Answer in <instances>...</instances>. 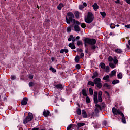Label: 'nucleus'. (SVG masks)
<instances>
[{"label": "nucleus", "mask_w": 130, "mask_h": 130, "mask_svg": "<svg viewBox=\"0 0 130 130\" xmlns=\"http://www.w3.org/2000/svg\"><path fill=\"white\" fill-rule=\"evenodd\" d=\"M125 27L128 29H129L130 28V25H125Z\"/></svg>", "instance_id": "obj_54"}, {"label": "nucleus", "mask_w": 130, "mask_h": 130, "mask_svg": "<svg viewBox=\"0 0 130 130\" xmlns=\"http://www.w3.org/2000/svg\"><path fill=\"white\" fill-rule=\"evenodd\" d=\"M16 77L15 76L12 75V76H11V80H16Z\"/></svg>", "instance_id": "obj_45"}, {"label": "nucleus", "mask_w": 130, "mask_h": 130, "mask_svg": "<svg viewBox=\"0 0 130 130\" xmlns=\"http://www.w3.org/2000/svg\"><path fill=\"white\" fill-rule=\"evenodd\" d=\"M92 7L94 11H97V9H99V6H98V4H97V3H95L92 6Z\"/></svg>", "instance_id": "obj_11"}, {"label": "nucleus", "mask_w": 130, "mask_h": 130, "mask_svg": "<svg viewBox=\"0 0 130 130\" xmlns=\"http://www.w3.org/2000/svg\"><path fill=\"white\" fill-rule=\"evenodd\" d=\"M117 77L118 78V79H121L122 78H123V76L122 75V73H119L118 75H117Z\"/></svg>", "instance_id": "obj_27"}, {"label": "nucleus", "mask_w": 130, "mask_h": 130, "mask_svg": "<svg viewBox=\"0 0 130 130\" xmlns=\"http://www.w3.org/2000/svg\"><path fill=\"white\" fill-rule=\"evenodd\" d=\"M109 66H110V67H111L112 69H113L114 68H115V67H116V66L115 64H114L113 63H110Z\"/></svg>", "instance_id": "obj_25"}, {"label": "nucleus", "mask_w": 130, "mask_h": 130, "mask_svg": "<svg viewBox=\"0 0 130 130\" xmlns=\"http://www.w3.org/2000/svg\"><path fill=\"white\" fill-rule=\"evenodd\" d=\"M27 101H28L27 98H24V99H23V100L21 101V105H22L23 106H25L26 105H27Z\"/></svg>", "instance_id": "obj_9"}, {"label": "nucleus", "mask_w": 130, "mask_h": 130, "mask_svg": "<svg viewBox=\"0 0 130 130\" xmlns=\"http://www.w3.org/2000/svg\"><path fill=\"white\" fill-rule=\"evenodd\" d=\"M73 39H74V37L73 36V35H70V38H69L68 39V41H71V40H73Z\"/></svg>", "instance_id": "obj_35"}, {"label": "nucleus", "mask_w": 130, "mask_h": 130, "mask_svg": "<svg viewBox=\"0 0 130 130\" xmlns=\"http://www.w3.org/2000/svg\"><path fill=\"white\" fill-rule=\"evenodd\" d=\"M77 125H78V127H82L83 126H84L85 123H78Z\"/></svg>", "instance_id": "obj_24"}, {"label": "nucleus", "mask_w": 130, "mask_h": 130, "mask_svg": "<svg viewBox=\"0 0 130 130\" xmlns=\"http://www.w3.org/2000/svg\"><path fill=\"white\" fill-rule=\"evenodd\" d=\"M82 94L84 96H87V92L85 90L83 89L82 90Z\"/></svg>", "instance_id": "obj_33"}, {"label": "nucleus", "mask_w": 130, "mask_h": 130, "mask_svg": "<svg viewBox=\"0 0 130 130\" xmlns=\"http://www.w3.org/2000/svg\"><path fill=\"white\" fill-rule=\"evenodd\" d=\"M112 112L114 115H120L121 116H123V114L120 111V110H117L115 108H112Z\"/></svg>", "instance_id": "obj_6"}, {"label": "nucleus", "mask_w": 130, "mask_h": 130, "mask_svg": "<svg viewBox=\"0 0 130 130\" xmlns=\"http://www.w3.org/2000/svg\"><path fill=\"white\" fill-rule=\"evenodd\" d=\"M88 17H93V13H92L91 12H88Z\"/></svg>", "instance_id": "obj_42"}, {"label": "nucleus", "mask_w": 130, "mask_h": 130, "mask_svg": "<svg viewBox=\"0 0 130 130\" xmlns=\"http://www.w3.org/2000/svg\"><path fill=\"white\" fill-rule=\"evenodd\" d=\"M29 78L30 79H33V75H29Z\"/></svg>", "instance_id": "obj_55"}, {"label": "nucleus", "mask_w": 130, "mask_h": 130, "mask_svg": "<svg viewBox=\"0 0 130 130\" xmlns=\"http://www.w3.org/2000/svg\"><path fill=\"white\" fill-rule=\"evenodd\" d=\"M75 68H76V69H77L78 70H79V69H80V65H79V64H77V65L75 66Z\"/></svg>", "instance_id": "obj_49"}, {"label": "nucleus", "mask_w": 130, "mask_h": 130, "mask_svg": "<svg viewBox=\"0 0 130 130\" xmlns=\"http://www.w3.org/2000/svg\"><path fill=\"white\" fill-rule=\"evenodd\" d=\"M101 81V80L99 78H95L94 79V83L96 85L97 88H101L102 86V84L100 82Z\"/></svg>", "instance_id": "obj_4"}, {"label": "nucleus", "mask_w": 130, "mask_h": 130, "mask_svg": "<svg viewBox=\"0 0 130 130\" xmlns=\"http://www.w3.org/2000/svg\"><path fill=\"white\" fill-rule=\"evenodd\" d=\"M100 14L102 17H105V16H106V13L105 12H101Z\"/></svg>", "instance_id": "obj_34"}, {"label": "nucleus", "mask_w": 130, "mask_h": 130, "mask_svg": "<svg viewBox=\"0 0 130 130\" xmlns=\"http://www.w3.org/2000/svg\"><path fill=\"white\" fill-rule=\"evenodd\" d=\"M100 125H99V124H97L95 126V128H100Z\"/></svg>", "instance_id": "obj_53"}, {"label": "nucleus", "mask_w": 130, "mask_h": 130, "mask_svg": "<svg viewBox=\"0 0 130 130\" xmlns=\"http://www.w3.org/2000/svg\"><path fill=\"white\" fill-rule=\"evenodd\" d=\"M81 114H82L83 117H84V118L87 117V113H86L85 110H82V112Z\"/></svg>", "instance_id": "obj_16"}, {"label": "nucleus", "mask_w": 130, "mask_h": 130, "mask_svg": "<svg viewBox=\"0 0 130 130\" xmlns=\"http://www.w3.org/2000/svg\"><path fill=\"white\" fill-rule=\"evenodd\" d=\"M83 6L84 7H87V3L86 2L83 3Z\"/></svg>", "instance_id": "obj_58"}, {"label": "nucleus", "mask_w": 130, "mask_h": 130, "mask_svg": "<svg viewBox=\"0 0 130 130\" xmlns=\"http://www.w3.org/2000/svg\"><path fill=\"white\" fill-rule=\"evenodd\" d=\"M79 39H80V37L79 36H77L76 37V38H75L76 40H79Z\"/></svg>", "instance_id": "obj_61"}, {"label": "nucleus", "mask_w": 130, "mask_h": 130, "mask_svg": "<svg viewBox=\"0 0 130 130\" xmlns=\"http://www.w3.org/2000/svg\"><path fill=\"white\" fill-rule=\"evenodd\" d=\"M81 27L82 28H85L86 27L85 23H81Z\"/></svg>", "instance_id": "obj_37"}, {"label": "nucleus", "mask_w": 130, "mask_h": 130, "mask_svg": "<svg viewBox=\"0 0 130 130\" xmlns=\"http://www.w3.org/2000/svg\"><path fill=\"white\" fill-rule=\"evenodd\" d=\"M85 44H88L89 45H94L96 43V40L94 39H88L86 38L84 40Z\"/></svg>", "instance_id": "obj_3"}, {"label": "nucleus", "mask_w": 130, "mask_h": 130, "mask_svg": "<svg viewBox=\"0 0 130 130\" xmlns=\"http://www.w3.org/2000/svg\"><path fill=\"white\" fill-rule=\"evenodd\" d=\"M74 15L75 17H80L81 16V13L79 12V11H75Z\"/></svg>", "instance_id": "obj_17"}, {"label": "nucleus", "mask_w": 130, "mask_h": 130, "mask_svg": "<svg viewBox=\"0 0 130 130\" xmlns=\"http://www.w3.org/2000/svg\"><path fill=\"white\" fill-rule=\"evenodd\" d=\"M112 60H113V58L112 57H109V61L110 62H111Z\"/></svg>", "instance_id": "obj_52"}, {"label": "nucleus", "mask_w": 130, "mask_h": 130, "mask_svg": "<svg viewBox=\"0 0 130 130\" xmlns=\"http://www.w3.org/2000/svg\"><path fill=\"white\" fill-rule=\"evenodd\" d=\"M63 52H64V49H62L60 50V53H63Z\"/></svg>", "instance_id": "obj_59"}, {"label": "nucleus", "mask_w": 130, "mask_h": 130, "mask_svg": "<svg viewBox=\"0 0 130 130\" xmlns=\"http://www.w3.org/2000/svg\"><path fill=\"white\" fill-rule=\"evenodd\" d=\"M100 67H101V68L103 69H105V68H106V66H105V64L103 63H100Z\"/></svg>", "instance_id": "obj_30"}, {"label": "nucleus", "mask_w": 130, "mask_h": 130, "mask_svg": "<svg viewBox=\"0 0 130 130\" xmlns=\"http://www.w3.org/2000/svg\"><path fill=\"white\" fill-rule=\"evenodd\" d=\"M95 113H99L100 110H101V107H100V106L99 105H95Z\"/></svg>", "instance_id": "obj_8"}, {"label": "nucleus", "mask_w": 130, "mask_h": 130, "mask_svg": "<svg viewBox=\"0 0 130 130\" xmlns=\"http://www.w3.org/2000/svg\"><path fill=\"white\" fill-rule=\"evenodd\" d=\"M71 31V27H67V32H70Z\"/></svg>", "instance_id": "obj_47"}, {"label": "nucleus", "mask_w": 130, "mask_h": 130, "mask_svg": "<svg viewBox=\"0 0 130 130\" xmlns=\"http://www.w3.org/2000/svg\"><path fill=\"white\" fill-rule=\"evenodd\" d=\"M73 128V125L71 124L67 127V130H71Z\"/></svg>", "instance_id": "obj_26"}, {"label": "nucleus", "mask_w": 130, "mask_h": 130, "mask_svg": "<svg viewBox=\"0 0 130 130\" xmlns=\"http://www.w3.org/2000/svg\"><path fill=\"white\" fill-rule=\"evenodd\" d=\"M72 41H73V43H74V42L75 41H76V39H73L72 40Z\"/></svg>", "instance_id": "obj_60"}, {"label": "nucleus", "mask_w": 130, "mask_h": 130, "mask_svg": "<svg viewBox=\"0 0 130 130\" xmlns=\"http://www.w3.org/2000/svg\"><path fill=\"white\" fill-rule=\"evenodd\" d=\"M117 62H118V61H117V59L116 58H114V63L115 64H117Z\"/></svg>", "instance_id": "obj_50"}, {"label": "nucleus", "mask_w": 130, "mask_h": 130, "mask_svg": "<svg viewBox=\"0 0 130 130\" xmlns=\"http://www.w3.org/2000/svg\"><path fill=\"white\" fill-rule=\"evenodd\" d=\"M89 94L93 95V89L92 88H89Z\"/></svg>", "instance_id": "obj_29"}, {"label": "nucleus", "mask_w": 130, "mask_h": 130, "mask_svg": "<svg viewBox=\"0 0 130 130\" xmlns=\"http://www.w3.org/2000/svg\"><path fill=\"white\" fill-rule=\"evenodd\" d=\"M80 56H81V58H82L83 57H84V53H81Z\"/></svg>", "instance_id": "obj_56"}, {"label": "nucleus", "mask_w": 130, "mask_h": 130, "mask_svg": "<svg viewBox=\"0 0 130 130\" xmlns=\"http://www.w3.org/2000/svg\"><path fill=\"white\" fill-rule=\"evenodd\" d=\"M102 92L101 91L99 92L98 98V92H94V94H93L94 102L95 104H98V101L100 102H102Z\"/></svg>", "instance_id": "obj_1"}, {"label": "nucleus", "mask_w": 130, "mask_h": 130, "mask_svg": "<svg viewBox=\"0 0 130 130\" xmlns=\"http://www.w3.org/2000/svg\"><path fill=\"white\" fill-rule=\"evenodd\" d=\"M50 71H52L53 73H55L56 72L55 69H54L53 67L50 68Z\"/></svg>", "instance_id": "obj_38"}, {"label": "nucleus", "mask_w": 130, "mask_h": 130, "mask_svg": "<svg viewBox=\"0 0 130 130\" xmlns=\"http://www.w3.org/2000/svg\"><path fill=\"white\" fill-rule=\"evenodd\" d=\"M32 130H38V128H32Z\"/></svg>", "instance_id": "obj_64"}, {"label": "nucleus", "mask_w": 130, "mask_h": 130, "mask_svg": "<svg viewBox=\"0 0 130 130\" xmlns=\"http://www.w3.org/2000/svg\"><path fill=\"white\" fill-rule=\"evenodd\" d=\"M63 6H64L63 4L61 3L58 6L57 8L58 10H61V9L63 8Z\"/></svg>", "instance_id": "obj_20"}, {"label": "nucleus", "mask_w": 130, "mask_h": 130, "mask_svg": "<svg viewBox=\"0 0 130 130\" xmlns=\"http://www.w3.org/2000/svg\"><path fill=\"white\" fill-rule=\"evenodd\" d=\"M34 85V82H31L29 83V87H33Z\"/></svg>", "instance_id": "obj_46"}, {"label": "nucleus", "mask_w": 130, "mask_h": 130, "mask_svg": "<svg viewBox=\"0 0 130 130\" xmlns=\"http://www.w3.org/2000/svg\"><path fill=\"white\" fill-rule=\"evenodd\" d=\"M92 49H96V46H93L92 47Z\"/></svg>", "instance_id": "obj_63"}, {"label": "nucleus", "mask_w": 130, "mask_h": 130, "mask_svg": "<svg viewBox=\"0 0 130 130\" xmlns=\"http://www.w3.org/2000/svg\"><path fill=\"white\" fill-rule=\"evenodd\" d=\"M82 113V112L81 111L80 109H77V114H78L79 115H80Z\"/></svg>", "instance_id": "obj_32"}, {"label": "nucleus", "mask_w": 130, "mask_h": 130, "mask_svg": "<svg viewBox=\"0 0 130 130\" xmlns=\"http://www.w3.org/2000/svg\"><path fill=\"white\" fill-rule=\"evenodd\" d=\"M93 18L92 17H86L84 18V21L86 23L88 24L91 23L92 22H93Z\"/></svg>", "instance_id": "obj_7"}, {"label": "nucleus", "mask_w": 130, "mask_h": 130, "mask_svg": "<svg viewBox=\"0 0 130 130\" xmlns=\"http://www.w3.org/2000/svg\"><path fill=\"white\" fill-rule=\"evenodd\" d=\"M110 27H111V29H114V28H115V25H114L113 23H112L111 24Z\"/></svg>", "instance_id": "obj_41"}, {"label": "nucleus", "mask_w": 130, "mask_h": 130, "mask_svg": "<svg viewBox=\"0 0 130 130\" xmlns=\"http://www.w3.org/2000/svg\"><path fill=\"white\" fill-rule=\"evenodd\" d=\"M116 74V71L114 70L111 71V73L110 74L109 76L110 77H113V76H114Z\"/></svg>", "instance_id": "obj_18"}, {"label": "nucleus", "mask_w": 130, "mask_h": 130, "mask_svg": "<svg viewBox=\"0 0 130 130\" xmlns=\"http://www.w3.org/2000/svg\"><path fill=\"white\" fill-rule=\"evenodd\" d=\"M67 16L68 17H74V14L72 12H69L67 13Z\"/></svg>", "instance_id": "obj_28"}, {"label": "nucleus", "mask_w": 130, "mask_h": 130, "mask_svg": "<svg viewBox=\"0 0 130 130\" xmlns=\"http://www.w3.org/2000/svg\"><path fill=\"white\" fill-rule=\"evenodd\" d=\"M114 51H115L116 53H121L122 52V50L120 49H117L114 50Z\"/></svg>", "instance_id": "obj_22"}, {"label": "nucleus", "mask_w": 130, "mask_h": 130, "mask_svg": "<svg viewBox=\"0 0 130 130\" xmlns=\"http://www.w3.org/2000/svg\"><path fill=\"white\" fill-rule=\"evenodd\" d=\"M75 62H79V56H76L75 58Z\"/></svg>", "instance_id": "obj_39"}, {"label": "nucleus", "mask_w": 130, "mask_h": 130, "mask_svg": "<svg viewBox=\"0 0 130 130\" xmlns=\"http://www.w3.org/2000/svg\"><path fill=\"white\" fill-rule=\"evenodd\" d=\"M33 119V114L31 113L28 114V116L26 117V119L24 120V124H27L29 121Z\"/></svg>", "instance_id": "obj_5"}, {"label": "nucleus", "mask_w": 130, "mask_h": 130, "mask_svg": "<svg viewBox=\"0 0 130 130\" xmlns=\"http://www.w3.org/2000/svg\"><path fill=\"white\" fill-rule=\"evenodd\" d=\"M74 31L76 32L80 31V27H79L77 25H75L74 26Z\"/></svg>", "instance_id": "obj_10"}, {"label": "nucleus", "mask_w": 130, "mask_h": 130, "mask_svg": "<svg viewBox=\"0 0 130 130\" xmlns=\"http://www.w3.org/2000/svg\"><path fill=\"white\" fill-rule=\"evenodd\" d=\"M79 9H80V10H83V9H84V6L80 5L79 6Z\"/></svg>", "instance_id": "obj_51"}, {"label": "nucleus", "mask_w": 130, "mask_h": 130, "mask_svg": "<svg viewBox=\"0 0 130 130\" xmlns=\"http://www.w3.org/2000/svg\"><path fill=\"white\" fill-rule=\"evenodd\" d=\"M68 46H69V47H70L72 49H76V47L75 46V45H74V43L69 44Z\"/></svg>", "instance_id": "obj_12"}, {"label": "nucleus", "mask_w": 130, "mask_h": 130, "mask_svg": "<svg viewBox=\"0 0 130 130\" xmlns=\"http://www.w3.org/2000/svg\"><path fill=\"white\" fill-rule=\"evenodd\" d=\"M64 52H65L66 53H68V49H64Z\"/></svg>", "instance_id": "obj_57"}, {"label": "nucleus", "mask_w": 130, "mask_h": 130, "mask_svg": "<svg viewBox=\"0 0 130 130\" xmlns=\"http://www.w3.org/2000/svg\"><path fill=\"white\" fill-rule=\"evenodd\" d=\"M103 87H104V88H106V89H111V85L109 84H108L107 83H105L104 85H103Z\"/></svg>", "instance_id": "obj_15"}, {"label": "nucleus", "mask_w": 130, "mask_h": 130, "mask_svg": "<svg viewBox=\"0 0 130 130\" xmlns=\"http://www.w3.org/2000/svg\"><path fill=\"white\" fill-rule=\"evenodd\" d=\"M98 77V73L97 72H95L93 73V75L92 76V79H94L95 78H96Z\"/></svg>", "instance_id": "obj_19"}, {"label": "nucleus", "mask_w": 130, "mask_h": 130, "mask_svg": "<svg viewBox=\"0 0 130 130\" xmlns=\"http://www.w3.org/2000/svg\"><path fill=\"white\" fill-rule=\"evenodd\" d=\"M95 83L94 82H92V81H89L88 82V85H91L92 87L94 86Z\"/></svg>", "instance_id": "obj_31"}, {"label": "nucleus", "mask_w": 130, "mask_h": 130, "mask_svg": "<svg viewBox=\"0 0 130 130\" xmlns=\"http://www.w3.org/2000/svg\"><path fill=\"white\" fill-rule=\"evenodd\" d=\"M86 102H87V103H90V100L88 97L86 98Z\"/></svg>", "instance_id": "obj_48"}, {"label": "nucleus", "mask_w": 130, "mask_h": 130, "mask_svg": "<svg viewBox=\"0 0 130 130\" xmlns=\"http://www.w3.org/2000/svg\"><path fill=\"white\" fill-rule=\"evenodd\" d=\"M55 88H57L58 90H62L63 89V86L61 84H57L55 86Z\"/></svg>", "instance_id": "obj_13"}, {"label": "nucleus", "mask_w": 130, "mask_h": 130, "mask_svg": "<svg viewBox=\"0 0 130 130\" xmlns=\"http://www.w3.org/2000/svg\"><path fill=\"white\" fill-rule=\"evenodd\" d=\"M109 75H106V76H104V77H103V80H106V82H107L108 81H109Z\"/></svg>", "instance_id": "obj_21"}, {"label": "nucleus", "mask_w": 130, "mask_h": 130, "mask_svg": "<svg viewBox=\"0 0 130 130\" xmlns=\"http://www.w3.org/2000/svg\"><path fill=\"white\" fill-rule=\"evenodd\" d=\"M119 83V80H114V81H113V82H112V84H117V83Z\"/></svg>", "instance_id": "obj_36"}, {"label": "nucleus", "mask_w": 130, "mask_h": 130, "mask_svg": "<svg viewBox=\"0 0 130 130\" xmlns=\"http://www.w3.org/2000/svg\"><path fill=\"white\" fill-rule=\"evenodd\" d=\"M122 116V122L123 124H126V119H125L124 115L121 116Z\"/></svg>", "instance_id": "obj_23"}, {"label": "nucleus", "mask_w": 130, "mask_h": 130, "mask_svg": "<svg viewBox=\"0 0 130 130\" xmlns=\"http://www.w3.org/2000/svg\"><path fill=\"white\" fill-rule=\"evenodd\" d=\"M66 20H67V24H70V23H73L75 25H80V22L75 20L73 19V17H68L66 18Z\"/></svg>", "instance_id": "obj_2"}, {"label": "nucleus", "mask_w": 130, "mask_h": 130, "mask_svg": "<svg viewBox=\"0 0 130 130\" xmlns=\"http://www.w3.org/2000/svg\"><path fill=\"white\" fill-rule=\"evenodd\" d=\"M106 69V72L107 73L109 72V66H106V68H105Z\"/></svg>", "instance_id": "obj_43"}, {"label": "nucleus", "mask_w": 130, "mask_h": 130, "mask_svg": "<svg viewBox=\"0 0 130 130\" xmlns=\"http://www.w3.org/2000/svg\"><path fill=\"white\" fill-rule=\"evenodd\" d=\"M103 127H106V126L107 125V122L106 121L103 122Z\"/></svg>", "instance_id": "obj_44"}, {"label": "nucleus", "mask_w": 130, "mask_h": 130, "mask_svg": "<svg viewBox=\"0 0 130 130\" xmlns=\"http://www.w3.org/2000/svg\"><path fill=\"white\" fill-rule=\"evenodd\" d=\"M43 115L45 117H47L49 115V111L44 110V112H43Z\"/></svg>", "instance_id": "obj_14"}, {"label": "nucleus", "mask_w": 130, "mask_h": 130, "mask_svg": "<svg viewBox=\"0 0 130 130\" xmlns=\"http://www.w3.org/2000/svg\"><path fill=\"white\" fill-rule=\"evenodd\" d=\"M82 44V41H78V42H77V45L78 46H80Z\"/></svg>", "instance_id": "obj_40"}, {"label": "nucleus", "mask_w": 130, "mask_h": 130, "mask_svg": "<svg viewBox=\"0 0 130 130\" xmlns=\"http://www.w3.org/2000/svg\"><path fill=\"white\" fill-rule=\"evenodd\" d=\"M126 2L127 4H130V0H126Z\"/></svg>", "instance_id": "obj_62"}]
</instances>
